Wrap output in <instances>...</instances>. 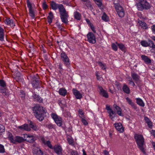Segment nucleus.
Returning a JSON list of instances; mask_svg holds the SVG:
<instances>
[{
	"label": "nucleus",
	"mask_w": 155,
	"mask_h": 155,
	"mask_svg": "<svg viewBox=\"0 0 155 155\" xmlns=\"http://www.w3.org/2000/svg\"><path fill=\"white\" fill-rule=\"evenodd\" d=\"M141 25L142 27H143V28L145 29H146L147 28V24L145 22H142L141 23Z\"/></svg>",
	"instance_id": "nucleus-51"
},
{
	"label": "nucleus",
	"mask_w": 155,
	"mask_h": 155,
	"mask_svg": "<svg viewBox=\"0 0 155 155\" xmlns=\"http://www.w3.org/2000/svg\"><path fill=\"white\" fill-rule=\"evenodd\" d=\"M50 6L51 8L54 10L58 9L62 21L65 24L68 23V15L63 5L62 4H57L53 1L50 2Z\"/></svg>",
	"instance_id": "nucleus-1"
},
{
	"label": "nucleus",
	"mask_w": 155,
	"mask_h": 155,
	"mask_svg": "<svg viewBox=\"0 0 155 155\" xmlns=\"http://www.w3.org/2000/svg\"><path fill=\"white\" fill-rule=\"evenodd\" d=\"M86 2V3H85V5L87 8L91 11L92 10L93 8L92 5L91 4V2L89 0H88V1Z\"/></svg>",
	"instance_id": "nucleus-34"
},
{
	"label": "nucleus",
	"mask_w": 155,
	"mask_h": 155,
	"mask_svg": "<svg viewBox=\"0 0 155 155\" xmlns=\"http://www.w3.org/2000/svg\"><path fill=\"white\" fill-rule=\"evenodd\" d=\"M51 117L58 126H61L62 119L61 117H59L54 113L51 114Z\"/></svg>",
	"instance_id": "nucleus-6"
},
{
	"label": "nucleus",
	"mask_w": 155,
	"mask_h": 155,
	"mask_svg": "<svg viewBox=\"0 0 155 155\" xmlns=\"http://www.w3.org/2000/svg\"><path fill=\"white\" fill-rule=\"evenodd\" d=\"M113 107L114 108V110H115L117 111L121 109L116 104H114L113 105Z\"/></svg>",
	"instance_id": "nucleus-46"
},
{
	"label": "nucleus",
	"mask_w": 155,
	"mask_h": 155,
	"mask_svg": "<svg viewBox=\"0 0 155 155\" xmlns=\"http://www.w3.org/2000/svg\"><path fill=\"white\" fill-rule=\"evenodd\" d=\"M139 2L136 4L137 9L139 10L142 11L143 9L146 10L150 8L149 4L147 2L146 0H136Z\"/></svg>",
	"instance_id": "nucleus-4"
},
{
	"label": "nucleus",
	"mask_w": 155,
	"mask_h": 155,
	"mask_svg": "<svg viewBox=\"0 0 155 155\" xmlns=\"http://www.w3.org/2000/svg\"><path fill=\"white\" fill-rule=\"evenodd\" d=\"M32 96L34 101H37L39 103H41L42 102V99L38 95H37L35 94H34Z\"/></svg>",
	"instance_id": "nucleus-21"
},
{
	"label": "nucleus",
	"mask_w": 155,
	"mask_h": 155,
	"mask_svg": "<svg viewBox=\"0 0 155 155\" xmlns=\"http://www.w3.org/2000/svg\"><path fill=\"white\" fill-rule=\"evenodd\" d=\"M35 140L36 139L34 136L28 135V137L26 141L30 143H32L34 142Z\"/></svg>",
	"instance_id": "nucleus-27"
},
{
	"label": "nucleus",
	"mask_w": 155,
	"mask_h": 155,
	"mask_svg": "<svg viewBox=\"0 0 155 155\" xmlns=\"http://www.w3.org/2000/svg\"><path fill=\"white\" fill-rule=\"evenodd\" d=\"M74 16L75 18L77 20H80L81 19V15L77 11L74 12Z\"/></svg>",
	"instance_id": "nucleus-33"
},
{
	"label": "nucleus",
	"mask_w": 155,
	"mask_h": 155,
	"mask_svg": "<svg viewBox=\"0 0 155 155\" xmlns=\"http://www.w3.org/2000/svg\"><path fill=\"white\" fill-rule=\"evenodd\" d=\"M112 49L115 51L117 50V48L116 45L114 43H113L112 45Z\"/></svg>",
	"instance_id": "nucleus-49"
},
{
	"label": "nucleus",
	"mask_w": 155,
	"mask_h": 155,
	"mask_svg": "<svg viewBox=\"0 0 155 155\" xmlns=\"http://www.w3.org/2000/svg\"><path fill=\"white\" fill-rule=\"evenodd\" d=\"M64 115L65 116H69L70 115V113L69 112H65L64 113Z\"/></svg>",
	"instance_id": "nucleus-63"
},
{
	"label": "nucleus",
	"mask_w": 155,
	"mask_h": 155,
	"mask_svg": "<svg viewBox=\"0 0 155 155\" xmlns=\"http://www.w3.org/2000/svg\"><path fill=\"white\" fill-rule=\"evenodd\" d=\"M126 100L128 103L130 105H132V104L133 103V102H132V100L128 97H127L126 98Z\"/></svg>",
	"instance_id": "nucleus-48"
},
{
	"label": "nucleus",
	"mask_w": 155,
	"mask_h": 155,
	"mask_svg": "<svg viewBox=\"0 0 155 155\" xmlns=\"http://www.w3.org/2000/svg\"><path fill=\"white\" fill-rule=\"evenodd\" d=\"M100 90V93L103 97L107 98L108 97V94L107 91L103 88L100 86L99 87Z\"/></svg>",
	"instance_id": "nucleus-18"
},
{
	"label": "nucleus",
	"mask_w": 155,
	"mask_h": 155,
	"mask_svg": "<svg viewBox=\"0 0 155 155\" xmlns=\"http://www.w3.org/2000/svg\"><path fill=\"white\" fill-rule=\"evenodd\" d=\"M5 152V150L4 148V146L0 144V153H4Z\"/></svg>",
	"instance_id": "nucleus-44"
},
{
	"label": "nucleus",
	"mask_w": 155,
	"mask_h": 155,
	"mask_svg": "<svg viewBox=\"0 0 155 155\" xmlns=\"http://www.w3.org/2000/svg\"><path fill=\"white\" fill-rule=\"evenodd\" d=\"M115 8L119 16L121 18L123 17L125 13L122 7L121 6H117Z\"/></svg>",
	"instance_id": "nucleus-9"
},
{
	"label": "nucleus",
	"mask_w": 155,
	"mask_h": 155,
	"mask_svg": "<svg viewBox=\"0 0 155 155\" xmlns=\"http://www.w3.org/2000/svg\"><path fill=\"white\" fill-rule=\"evenodd\" d=\"M99 64H100V65L101 68L103 70H104L105 69V66L104 65L102 64L101 62H99Z\"/></svg>",
	"instance_id": "nucleus-53"
},
{
	"label": "nucleus",
	"mask_w": 155,
	"mask_h": 155,
	"mask_svg": "<svg viewBox=\"0 0 155 155\" xmlns=\"http://www.w3.org/2000/svg\"><path fill=\"white\" fill-rule=\"evenodd\" d=\"M131 77L135 82L139 86L140 83V77L137 74L133 72L131 73Z\"/></svg>",
	"instance_id": "nucleus-11"
},
{
	"label": "nucleus",
	"mask_w": 155,
	"mask_h": 155,
	"mask_svg": "<svg viewBox=\"0 0 155 155\" xmlns=\"http://www.w3.org/2000/svg\"><path fill=\"white\" fill-rule=\"evenodd\" d=\"M20 129H24L26 131H30L31 130L30 127L27 124H24L21 126H20Z\"/></svg>",
	"instance_id": "nucleus-31"
},
{
	"label": "nucleus",
	"mask_w": 155,
	"mask_h": 155,
	"mask_svg": "<svg viewBox=\"0 0 155 155\" xmlns=\"http://www.w3.org/2000/svg\"><path fill=\"white\" fill-rule=\"evenodd\" d=\"M27 3L28 7L29 8V14L32 18H34L35 17V13L33 9L31 4L29 0H27Z\"/></svg>",
	"instance_id": "nucleus-7"
},
{
	"label": "nucleus",
	"mask_w": 155,
	"mask_h": 155,
	"mask_svg": "<svg viewBox=\"0 0 155 155\" xmlns=\"http://www.w3.org/2000/svg\"><path fill=\"white\" fill-rule=\"evenodd\" d=\"M97 5L99 7H101L102 5V3L100 0H94Z\"/></svg>",
	"instance_id": "nucleus-43"
},
{
	"label": "nucleus",
	"mask_w": 155,
	"mask_h": 155,
	"mask_svg": "<svg viewBox=\"0 0 155 155\" xmlns=\"http://www.w3.org/2000/svg\"><path fill=\"white\" fill-rule=\"evenodd\" d=\"M42 8L43 9H46L48 8V5L46 3L45 1H44L42 3Z\"/></svg>",
	"instance_id": "nucleus-45"
},
{
	"label": "nucleus",
	"mask_w": 155,
	"mask_h": 155,
	"mask_svg": "<svg viewBox=\"0 0 155 155\" xmlns=\"http://www.w3.org/2000/svg\"><path fill=\"white\" fill-rule=\"evenodd\" d=\"M151 28L153 33L155 34V25H153L151 26Z\"/></svg>",
	"instance_id": "nucleus-55"
},
{
	"label": "nucleus",
	"mask_w": 155,
	"mask_h": 155,
	"mask_svg": "<svg viewBox=\"0 0 155 155\" xmlns=\"http://www.w3.org/2000/svg\"><path fill=\"white\" fill-rule=\"evenodd\" d=\"M102 19L105 21H107L109 20V18L105 12H104L102 16Z\"/></svg>",
	"instance_id": "nucleus-35"
},
{
	"label": "nucleus",
	"mask_w": 155,
	"mask_h": 155,
	"mask_svg": "<svg viewBox=\"0 0 155 155\" xmlns=\"http://www.w3.org/2000/svg\"><path fill=\"white\" fill-rule=\"evenodd\" d=\"M32 109L35 117L40 121L43 120L44 118V114L46 112V110L44 107L37 104Z\"/></svg>",
	"instance_id": "nucleus-2"
},
{
	"label": "nucleus",
	"mask_w": 155,
	"mask_h": 155,
	"mask_svg": "<svg viewBox=\"0 0 155 155\" xmlns=\"http://www.w3.org/2000/svg\"><path fill=\"white\" fill-rule=\"evenodd\" d=\"M20 97L21 98V99L22 100L21 101L22 103H25V94L23 90H21L20 91Z\"/></svg>",
	"instance_id": "nucleus-22"
},
{
	"label": "nucleus",
	"mask_w": 155,
	"mask_h": 155,
	"mask_svg": "<svg viewBox=\"0 0 155 155\" xmlns=\"http://www.w3.org/2000/svg\"><path fill=\"white\" fill-rule=\"evenodd\" d=\"M148 127L150 128H151L152 127V123L150 121L149 123L147 124Z\"/></svg>",
	"instance_id": "nucleus-59"
},
{
	"label": "nucleus",
	"mask_w": 155,
	"mask_h": 155,
	"mask_svg": "<svg viewBox=\"0 0 155 155\" xmlns=\"http://www.w3.org/2000/svg\"><path fill=\"white\" fill-rule=\"evenodd\" d=\"M54 152L58 155H62V149L60 145H56L53 148Z\"/></svg>",
	"instance_id": "nucleus-13"
},
{
	"label": "nucleus",
	"mask_w": 155,
	"mask_h": 155,
	"mask_svg": "<svg viewBox=\"0 0 155 155\" xmlns=\"http://www.w3.org/2000/svg\"><path fill=\"white\" fill-rule=\"evenodd\" d=\"M141 45L144 47L148 46V42L145 41H142L140 42Z\"/></svg>",
	"instance_id": "nucleus-39"
},
{
	"label": "nucleus",
	"mask_w": 155,
	"mask_h": 155,
	"mask_svg": "<svg viewBox=\"0 0 155 155\" xmlns=\"http://www.w3.org/2000/svg\"><path fill=\"white\" fill-rule=\"evenodd\" d=\"M114 125L116 130L120 133H122L124 131L123 127L121 123H115Z\"/></svg>",
	"instance_id": "nucleus-16"
},
{
	"label": "nucleus",
	"mask_w": 155,
	"mask_h": 155,
	"mask_svg": "<svg viewBox=\"0 0 155 155\" xmlns=\"http://www.w3.org/2000/svg\"><path fill=\"white\" fill-rule=\"evenodd\" d=\"M61 59L66 66L68 67L70 65L69 59L67 54L64 52H62L61 54Z\"/></svg>",
	"instance_id": "nucleus-5"
},
{
	"label": "nucleus",
	"mask_w": 155,
	"mask_h": 155,
	"mask_svg": "<svg viewBox=\"0 0 155 155\" xmlns=\"http://www.w3.org/2000/svg\"><path fill=\"white\" fill-rule=\"evenodd\" d=\"M14 80L17 82H19V77H14Z\"/></svg>",
	"instance_id": "nucleus-64"
},
{
	"label": "nucleus",
	"mask_w": 155,
	"mask_h": 155,
	"mask_svg": "<svg viewBox=\"0 0 155 155\" xmlns=\"http://www.w3.org/2000/svg\"><path fill=\"white\" fill-rule=\"evenodd\" d=\"M47 127L50 129H52L54 128L53 125L51 124H50L47 125Z\"/></svg>",
	"instance_id": "nucleus-54"
},
{
	"label": "nucleus",
	"mask_w": 155,
	"mask_h": 155,
	"mask_svg": "<svg viewBox=\"0 0 155 155\" xmlns=\"http://www.w3.org/2000/svg\"><path fill=\"white\" fill-rule=\"evenodd\" d=\"M122 89L124 92L127 94L130 93V89L127 85L124 84L123 87Z\"/></svg>",
	"instance_id": "nucleus-30"
},
{
	"label": "nucleus",
	"mask_w": 155,
	"mask_h": 155,
	"mask_svg": "<svg viewBox=\"0 0 155 155\" xmlns=\"http://www.w3.org/2000/svg\"><path fill=\"white\" fill-rule=\"evenodd\" d=\"M21 136L20 137V143L25 140L26 141L28 135L26 134H24L21 135Z\"/></svg>",
	"instance_id": "nucleus-28"
},
{
	"label": "nucleus",
	"mask_w": 155,
	"mask_h": 155,
	"mask_svg": "<svg viewBox=\"0 0 155 155\" xmlns=\"http://www.w3.org/2000/svg\"><path fill=\"white\" fill-rule=\"evenodd\" d=\"M137 104L140 106L143 107L144 106V103L142 100L140 98H136Z\"/></svg>",
	"instance_id": "nucleus-26"
},
{
	"label": "nucleus",
	"mask_w": 155,
	"mask_h": 155,
	"mask_svg": "<svg viewBox=\"0 0 155 155\" xmlns=\"http://www.w3.org/2000/svg\"><path fill=\"white\" fill-rule=\"evenodd\" d=\"M33 155H43V152L38 147H35L32 150Z\"/></svg>",
	"instance_id": "nucleus-12"
},
{
	"label": "nucleus",
	"mask_w": 155,
	"mask_h": 155,
	"mask_svg": "<svg viewBox=\"0 0 155 155\" xmlns=\"http://www.w3.org/2000/svg\"><path fill=\"white\" fill-rule=\"evenodd\" d=\"M9 140L12 143H15L16 142L19 143V137L16 136L14 138L10 137Z\"/></svg>",
	"instance_id": "nucleus-25"
},
{
	"label": "nucleus",
	"mask_w": 155,
	"mask_h": 155,
	"mask_svg": "<svg viewBox=\"0 0 155 155\" xmlns=\"http://www.w3.org/2000/svg\"><path fill=\"white\" fill-rule=\"evenodd\" d=\"M154 43L151 40H149L148 43V46L151 47L152 48L155 46Z\"/></svg>",
	"instance_id": "nucleus-38"
},
{
	"label": "nucleus",
	"mask_w": 155,
	"mask_h": 155,
	"mask_svg": "<svg viewBox=\"0 0 155 155\" xmlns=\"http://www.w3.org/2000/svg\"><path fill=\"white\" fill-rule=\"evenodd\" d=\"M5 128L4 126L1 124H0V132L2 133L5 131Z\"/></svg>",
	"instance_id": "nucleus-47"
},
{
	"label": "nucleus",
	"mask_w": 155,
	"mask_h": 155,
	"mask_svg": "<svg viewBox=\"0 0 155 155\" xmlns=\"http://www.w3.org/2000/svg\"><path fill=\"white\" fill-rule=\"evenodd\" d=\"M135 110H138V108L136 105V104L133 103L132 105H130Z\"/></svg>",
	"instance_id": "nucleus-50"
},
{
	"label": "nucleus",
	"mask_w": 155,
	"mask_h": 155,
	"mask_svg": "<svg viewBox=\"0 0 155 155\" xmlns=\"http://www.w3.org/2000/svg\"><path fill=\"white\" fill-rule=\"evenodd\" d=\"M59 93L60 95L64 96L67 94V91L64 88H61L59 91Z\"/></svg>",
	"instance_id": "nucleus-29"
},
{
	"label": "nucleus",
	"mask_w": 155,
	"mask_h": 155,
	"mask_svg": "<svg viewBox=\"0 0 155 155\" xmlns=\"http://www.w3.org/2000/svg\"><path fill=\"white\" fill-rule=\"evenodd\" d=\"M28 51H30L31 53L34 52L35 51V49L34 45L32 44H29L28 45V47L27 48Z\"/></svg>",
	"instance_id": "nucleus-32"
},
{
	"label": "nucleus",
	"mask_w": 155,
	"mask_h": 155,
	"mask_svg": "<svg viewBox=\"0 0 155 155\" xmlns=\"http://www.w3.org/2000/svg\"><path fill=\"white\" fill-rule=\"evenodd\" d=\"M144 120L147 124L150 121L149 119L147 117H144Z\"/></svg>",
	"instance_id": "nucleus-57"
},
{
	"label": "nucleus",
	"mask_w": 155,
	"mask_h": 155,
	"mask_svg": "<svg viewBox=\"0 0 155 155\" xmlns=\"http://www.w3.org/2000/svg\"><path fill=\"white\" fill-rule=\"evenodd\" d=\"M28 122L30 127L33 130L35 131H37L39 130V128L37 126L36 124L30 120H28Z\"/></svg>",
	"instance_id": "nucleus-14"
},
{
	"label": "nucleus",
	"mask_w": 155,
	"mask_h": 155,
	"mask_svg": "<svg viewBox=\"0 0 155 155\" xmlns=\"http://www.w3.org/2000/svg\"><path fill=\"white\" fill-rule=\"evenodd\" d=\"M134 138L138 148L143 154H145L146 152L144 147L145 141L143 136L142 135L136 134L134 135Z\"/></svg>",
	"instance_id": "nucleus-3"
},
{
	"label": "nucleus",
	"mask_w": 155,
	"mask_h": 155,
	"mask_svg": "<svg viewBox=\"0 0 155 155\" xmlns=\"http://www.w3.org/2000/svg\"><path fill=\"white\" fill-rule=\"evenodd\" d=\"M78 115L81 118H84V113L82 110L81 109H79L78 111Z\"/></svg>",
	"instance_id": "nucleus-37"
},
{
	"label": "nucleus",
	"mask_w": 155,
	"mask_h": 155,
	"mask_svg": "<svg viewBox=\"0 0 155 155\" xmlns=\"http://www.w3.org/2000/svg\"><path fill=\"white\" fill-rule=\"evenodd\" d=\"M129 84H132V85L133 86H134L135 85V84L134 83V82L131 80H129Z\"/></svg>",
	"instance_id": "nucleus-62"
},
{
	"label": "nucleus",
	"mask_w": 155,
	"mask_h": 155,
	"mask_svg": "<svg viewBox=\"0 0 155 155\" xmlns=\"http://www.w3.org/2000/svg\"><path fill=\"white\" fill-rule=\"evenodd\" d=\"M0 85L4 87L6 86V83L4 80H0Z\"/></svg>",
	"instance_id": "nucleus-42"
},
{
	"label": "nucleus",
	"mask_w": 155,
	"mask_h": 155,
	"mask_svg": "<svg viewBox=\"0 0 155 155\" xmlns=\"http://www.w3.org/2000/svg\"><path fill=\"white\" fill-rule=\"evenodd\" d=\"M116 43L117 44V46H118L119 48L122 51H124L125 50V46L122 44H118L117 42H116Z\"/></svg>",
	"instance_id": "nucleus-36"
},
{
	"label": "nucleus",
	"mask_w": 155,
	"mask_h": 155,
	"mask_svg": "<svg viewBox=\"0 0 155 155\" xmlns=\"http://www.w3.org/2000/svg\"><path fill=\"white\" fill-rule=\"evenodd\" d=\"M48 16L47 17V19L48 20V22L50 24L52 22V19L54 18V15L53 13L50 11L48 14Z\"/></svg>",
	"instance_id": "nucleus-24"
},
{
	"label": "nucleus",
	"mask_w": 155,
	"mask_h": 155,
	"mask_svg": "<svg viewBox=\"0 0 155 155\" xmlns=\"http://www.w3.org/2000/svg\"><path fill=\"white\" fill-rule=\"evenodd\" d=\"M141 58L146 64L151 63V60L147 56L143 55L141 56Z\"/></svg>",
	"instance_id": "nucleus-20"
},
{
	"label": "nucleus",
	"mask_w": 155,
	"mask_h": 155,
	"mask_svg": "<svg viewBox=\"0 0 155 155\" xmlns=\"http://www.w3.org/2000/svg\"><path fill=\"white\" fill-rule=\"evenodd\" d=\"M81 121L85 125H86L88 124L87 121L84 119V118H81Z\"/></svg>",
	"instance_id": "nucleus-52"
},
{
	"label": "nucleus",
	"mask_w": 155,
	"mask_h": 155,
	"mask_svg": "<svg viewBox=\"0 0 155 155\" xmlns=\"http://www.w3.org/2000/svg\"><path fill=\"white\" fill-rule=\"evenodd\" d=\"M4 22L7 25H9L10 26L12 27L15 26V25L14 24L12 20L9 18L5 19L4 20Z\"/></svg>",
	"instance_id": "nucleus-23"
},
{
	"label": "nucleus",
	"mask_w": 155,
	"mask_h": 155,
	"mask_svg": "<svg viewBox=\"0 0 155 155\" xmlns=\"http://www.w3.org/2000/svg\"><path fill=\"white\" fill-rule=\"evenodd\" d=\"M72 91L74 95L77 99H80L82 97V94L77 90L73 89Z\"/></svg>",
	"instance_id": "nucleus-19"
},
{
	"label": "nucleus",
	"mask_w": 155,
	"mask_h": 155,
	"mask_svg": "<svg viewBox=\"0 0 155 155\" xmlns=\"http://www.w3.org/2000/svg\"><path fill=\"white\" fill-rule=\"evenodd\" d=\"M91 29H92V31H93V32L95 33H96V31L95 30V28L92 25H91Z\"/></svg>",
	"instance_id": "nucleus-61"
},
{
	"label": "nucleus",
	"mask_w": 155,
	"mask_h": 155,
	"mask_svg": "<svg viewBox=\"0 0 155 155\" xmlns=\"http://www.w3.org/2000/svg\"><path fill=\"white\" fill-rule=\"evenodd\" d=\"M88 41L89 43L94 44L96 42V40L94 35L92 32L89 33L87 35Z\"/></svg>",
	"instance_id": "nucleus-10"
},
{
	"label": "nucleus",
	"mask_w": 155,
	"mask_h": 155,
	"mask_svg": "<svg viewBox=\"0 0 155 155\" xmlns=\"http://www.w3.org/2000/svg\"><path fill=\"white\" fill-rule=\"evenodd\" d=\"M67 141L69 144L71 145H74V141L71 138H68Z\"/></svg>",
	"instance_id": "nucleus-41"
},
{
	"label": "nucleus",
	"mask_w": 155,
	"mask_h": 155,
	"mask_svg": "<svg viewBox=\"0 0 155 155\" xmlns=\"http://www.w3.org/2000/svg\"><path fill=\"white\" fill-rule=\"evenodd\" d=\"M106 109L108 111V113L109 114V116L110 118L113 120V119L115 117L116 115V113L115 111L113 110L110 106L108 105H106Z\"/></svg>",
	"instance_id": "nucleus-8"
},
{
	"label": "nucleus",
	"mask_w": 155,
	"mask_h": 155,
	"mask_svg": "<svg viewBox=\"0 0 155 155\" xmlns=\"http://www.w3.org/2000/svg\"><path fill=\"white\" fill-rule=\"evenodd\" d=\"M71 155H78L77 151L74 150H72L71 152Z\"/></svg>",
	"instance_id": "nucleus-60"
},
{
	"label": "nucleus",
	"mask_w": 155,
	"mask_h": 155,
	"mask_svg": "<svg viewBox=\"0 0 155 155\" xmlns=\"http://www.w3.org/2000/svg\"><path fill=\"white\" fill-rule=\"evenodd\" d=\"M41 140L43 143L45 145H47L48 147L51 149H53L52 146L51 144V142L49 140L46 141L44 137H42L41 138Z\"/></svg>",
	"instance_id": "nucleus-17"
},
{
	"label": "nucleus",
	"mask_w": 155,
	"mask_h": 155,
	"mask_svg": "<svg viewBox=\"0 0 155 155\" xmlns=\"http://www.w3.org/2000/svg\"><path fill=\"white\" fill-rule=\"evenodd\" d=\"M119 0H113V4L114 5V6L115 8L117 6H120L119 3Z\"/></svg>",
	"instance_id": "nucleus-40"
},
{
	"label": "nucleus",
	"mask_w": 155,
	"mask_h": 155,
	"mask_svg": "<svg viewBox=\"0 0 155 155\" xmlns=\"http://www.w3.org/2000/svg\"><path fill=\"white\" fill-rule=\"evenodd\" d=\"M19 77V73L18 71H17L15 72L14 73V77Z\"/></svg>",
	"instance_id": "nucleus-58"
},
{
	"label": "nucleus",
	"mask_w": 155,
	"mask_h": 155,
	"mask_svg": "<svg viewBox=\"0 0 155 155\" xmlns=\"http://www.w3.org/2000/svg\"><path fill=\"white\" fill-rule=\"evenodd\" d=\"M117 113L119 116H123V114H122L121 113V109H120V110H117Z\"/></svg>",
	"instance_id": "nucleus-56"
},
{
	"label": "nucleus",
	"mask_w": 155,
	"mask_h": 155,
	"mask_svg": "<svg viewBox=\"0 0 155 155\" xmlns=\"http://www.w3.org/2000/svg\"><path fill=\"white\" fill-rule=\"evenodd\" d=\"M32 84L34 87L37 88L38 87L39 84L38 79L35 77H33Z\"/></svg>",
	"instance_id": "nucleus-15"
}]
</instances>
